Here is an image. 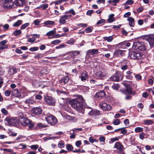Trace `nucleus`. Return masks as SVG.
Here are the masks:
<instances>
[{
  "label": "nucleus",
  "instance_id": "nucleus-1",
  "mask_svg": "<svg viewBox=\"0 0 154 154\" xmlns=\"http://www.w3.org/2000/svg\"><path fill=\"white\" fill-rule=\"evenodd\" d=\"M83 98L82 96L78 95L77 98L70 100V103L73 108L79 112L83 113L84 112L85 108H91L85 103H83Z\"/></svg>",
  "mask_w": 154,
  "mask_h": 154
},
{
  "label": "nucleus",
  "instance_id": "nucleus-2",
  "mask_svg": "<svg viewBox=\"0 0 154 154\" xmlns=\"http://www.w3.org/2000/svg\"><path fill=\"white\" fill-rule=\"evenodd\" d=\"M5 121V124L10 126L16 125L18 122V119L16 118H13L9 116L7 117Z\"/></svg>",
  "mask_w": 154,
  "mask_h": 154
},
{
  "label": "nucleus",
  "instance_id": "nucleus-3",
  "mask_svg": "<svg viewBox=\"0 0 154 154\" xmlns=\"http://www.w3.org/2000/svg\"><path fill=\"white\" fill-rule=\"evenodd\" d=\"M46 121L50 125H55L57 122V120L56 117L54 116L50 115L46 118Z\"/></svg>",
  "mask_w": 154,
  "mask_h": 154
},
{
  "label": "nucleus",
  "instance_id": "nucleus-4",
  "mask_svg": "<svg viewBox=\"0 0 154 154\" xmlns=\"http://www.w3.org/2000/svg\"><path fill=\"white\" fill-rule=\"evenodd\" d=\"M129 57L133 59L139 60L141 58V55L140 53L133 51L129 52Z\"/></svg>",
  "mask_w": 154,
  "mask_h": 154
},
{
  "label": "nucleus",
  "instance_id": "nucleus-5",
  "mask_svg": "<svg viewBox=\"0 0 154 154\" xmlns=\"http://www.w3.org/2000/svg\"><path fill=\"white\" fill-rule=\"evenodd\" d=\"M21 122L23 125L28 126L30 129L34 126V125L32 123V121L26 118H24Z\"/></svg>",
  "mask_w": 154,
  "mask_h": 154
},
{
  "label": "nucleus",
  "instance_id": "nucleus-6",
  "mask_svg": "<svg viewBox=\"0 0 154 154\" xmlns=\"http://www.w3.org/2000/svg\"><path fill=\"white\" fill-rule=\"evenodd\" d=\"M44 100L46 103L48 105L51 106L55 105V100L52 97L47 96L45 97Z\"/></svg>",
  "mask_w": 154,
  "mask_h": 154
},
{
  "label": "nucleus",
  "instance_id": "nucleus-7",
  "mask_svg": "<svg viewBox=\"0 0 154 154\" xmlns=\"http://www.w3.org/2000/svg\"><path fill=\"white\" fill-rule=\"evenodd\" d=\"M122 79V75L121 73L119 72H116L113 75L110 77V79L114 81H119Z\"/></svg>",
  "mask_w": 154,
  "mask_h": 154
},
{
  "label": "nucleus",
  "instance_id": "nucleus-8",
  "mask_svg": "<svg viewBox=\"0 0 154 154\" xmlns=\"http://www.w3.org/2000/svg\"><path fill=\"white\" fill-rule=\"evenodd\" d=\"M123 84L126 87V89L122 90V93L126 95L131 94L132 93V90L130 86L126 83H124Z\"/></svg>",
  "mask_w": 154,
  "mask_h": 154
},
{
  "label": "nucleus",
  "instance_id": "nucleus-9",
  "mask_svg": "<svg viewBox=\"0 0 154 154\" xmlns=\"http://www.w3.org/2000/svg\"><path fill=\"white\" fill-rule=\"evenodd\" d=\"M42 111V109L40 107H35L32 108L31 112L34 115H38L41 114Z\"/></svg>",
  "mask_w": 154,
  "mask_h": 154
},
{
  "label": "nucleus",
  "instance_id": "nucleus-10",
  "mask_svg": "<svg viewBox=\"0 0 154 154\" xmlns=\"http://www.w3.org/2000/svg\"><path fill=\"white\" fill-rule=\"evenodd\" d=\"M72 16L71 15H65L61 16L59 22L61 24H63L66 22V20Z\"/></svg>",
  "mask_w": 154,
  "mask_h": 154
},
{
  "label": "nucleus",
  "instance_id": "nucleus-11",
  "mask_svg": "<svg viewBox=\"0 0 154 154\" xmlns=\"http://www.w3.org/2000/svg\"><path fill=\"white\" fill-rule=\"evenodd\" d=\"M99 106L103 110H105L109 111L112 109L111 106L109 104L105 103H100Z\"/></svg>",
  "mask_w": 154,
  "mask_h": 154
},
{
  "label": "nucleus",
  "instance_id": "nucleus-12",
  "mask_svg": "<svg viewBox=\"0 0 154 154\" xmlns=\"http://www.w3.org/2000/svg\"><path fill=\"white\" fill-rule=\"evenodd\" d=\"M105 92L102 90L97 93L94 96V97L96 98L101 100L105 96Z\"/></svg>",
  "mask_w": 154,
  "mask_h": 154
},
{
  "label": "nucleus",
  "instance_id": "nucleus-13",
  "mask_svg": "<svg viewBox=\"0 0 154 154\" xmlns=\"http://www.w3.org/2000/svg\"><path fill=\"white\" fill-rule=\"evenodd\" d=\"M115 147L119 150L117 151L118 153L122 152L123 146L119 142H116L115 145Z\"/></svg>",
  "mask_w": 154,
  "mask_h": 154
},
{
  "label": "nucleus",
  "instance_id": "nucleus-14",
  "mask_svg": "<svg viewBox=\"0 0 154 154\" xmlns=\"http://www.w3.org/2000/svg\"><path fill=\"white\" fill-rule=\"evenodd\" d=\"M126 78L127 79H132L134 76V74L132 70L130 69L126 72Z\"/></svg>",
  "mask_w": 154,
  "mask_h": 154
},
{
  "label": "nucleus",
  "instance_id": "nucleus-15",
  "mask_svg": "<svg viewBox=\"0 0 154 154\" xmlns=\"http://www.w3.org/2000/svg\"><path fill=\"white\" fill-rule=\"evenodd\" d=\"M98 53V50L97 49H91L88 50L87 51V55L90 56L91 55H94L97 54Z\"/></svg>",
  "mask_w": 154,
  "mask_h": 154
},
{
  "label": "nucleus",
  "instance_id": "nucleus-16",
  "mask_svg": "<svg viewBox=\"0 0 154 154\" xmlns=\"http://www.w3.org/2000/svg\"><path fill=\"white\" fill-rule=\"evenodd\" d=\"M102 112L97 110H91L90 111L89 114L91 116H99L102 114Z\"/></svg>",
  "mask_w": 154,
  "mask_h": 154
},
{
  "label": "nucleus",
  "instance_id": "nucleus-17",
  "mask_svg": "<svg viewBox=\"0 0 154 154\" xmlns=\"http://www.w3.org/2000/svg\"><path fill=\"white\" fill-rule=\"evenodd\" d=\"M88 76V75L87 72L85 71L83 72L80 78L81 79V80L82 81H85L86 80V78Z\"/></svg>",
  "mask_w": 154,
  "mask_h": 154
},
{
  "label": "nucleus",
  "instance_id": "nucleus-18",
  "mask_svg": "<svg viewBox=\"0 0 154 154\" xmlns=\"http://www.w3.org/2000/svg\"><path fill=\"white\" fill-rule=\"evenodd\" d=\"M7 41L6 40L2 41L0 42V50H3L7 48L8 46L5 44Z\"/></svg>",
  "mask_w": 154,
  "mask_h": 154
},
{
  "label": "nucleus",
  "instance_id": "nucleus-19",
  "mask_svg": "<svg viewBox=\"0 0 154 154\" xmlns=\"http://www.w3.org/2000/svg\"><path fill=\"white\" fill-rule=\"evenodd\" d=\"M69 80V78L67 76L64 77L60 80V82L62 85L67 83Z\"/></svg>",
  "mask_w": 154,
  "mask_h": 154
},
{
  "label": "nucleus",
  "instance_id": "nucleus-20",
  "mask_svg": "<svg viewBox=\"0 0 154 154\" xmlns=\"http://www.w3.org/2000/svg\"><path fill=\"white\" fill-rule=\"evenodd\" d=\"M146 43H144L143 42L140 45V47L137 50L144 51L147 49L148 47L146 45Z\"/></svg>",
  "mask_w": 154,
  "mask_h": 154
},
{
  "label": "nucleus",
  "instance_id": "nucleus-21",
  "mask_svg": "<svg viewBox=\"0 0 154 154\" xmlns=\"http://www.w3.org/2000/svg\"><path fill=\"white\" fill-rule=\"evenodd\" d=\"M143 42H134L133 43L132 48L136 50H138V48L140 47V45Z\"/></svg>",
  "mask_w": 154,
  "mask_h": 154
},
{
  "label": "nucleus",
  "instance_id": "nucleus-22",
  "mask_svg": "<svg viewBox=\"0 0 154 154\" xmlns=\"http://www.w3.org/2000/svg\"><path fill=\"white\" fill-rule=\"evenodd\" d=\"M127 20L129 21V25L131 27H133L134 25V20L132 17H130L128 18Z\"/></svg>",
  "mask_w": 154,
  "mask_h": 154
},
{
  "label": "nucleus",
  "instance_id": "nucleus-23",
  "mask_svg": "<svg viewBox=\"0 0 154 154\" xmlns=\"http://www.w3.org/2000/svg\"><path fill=\"white\" fill-rule=\"evenodd\" d=\"M80 51H70L69 53L71 57H74L77 56L78 55L80 54Z\"/></svg>",
  "mask_w": 154,
  "mask_h": 154
},
{
  "label": "nucleus",
  "instance_id": "nucleus-24",
  "mask_svg": "<svg viewBox=\"0 0 154 154\" xmlns=\"http://www.w3.org/2000/svg\"><path fill=\"white\" fill-rule=\"evenodd\" d=\"M148 43L149 45L150 48L154 47V38H152L151 37L149 38Z\"/></svg>",
  "mask_w": 154,
  "mask_h": 154
},
{
  "label": "nucleus",
  "instance_id": "nucleus-25",
  "mask_svg": "<svg viewBox=\"0 0 154 154\" xmlns=\"http://www.w3.org/2000/svg\"><path fill=\"white\" fill-rule=\"evenodd\" d=\"M23 2L22 0H15L14 4L17 6H21L23 4Z\"/></svg>",
  "mask_w": 154,
  "mask_h": 154
},
{
  "label": "nucleus",
  "instance_id": "nucleus-26",
  "mask_svg": "<svg viewBox=\"0 0 154 154\" xmlns=\"http://www.w3.org/2000/svg\"><path fill=\"white\" fill-rule=\"evenodd\" d=\"M17 70L15 68H12L10 69L8 71V73L10 75H13L14 74L16 73Z\"/></svg>",
  "mask_w": 154,
  "mask_h": 154
},
{
  "label": "nucleus",
  "instance_id": "nucleus-27",
  "mask_svg": "<svg viewBox=\"0 0 154 154\" xmlns=\"http://www.w3.org/2000/svg\"><path fill=\"white\" fill-rule=\"evenodd\" d=\"M32 85L35 87H38L41 85V83L40 82L37 80H34L32 82Z\"/></svg>",
  "mask_w": 154,
  "mask_h": 154
},
{
  "label": "nucleus",
  "instance_id": "nucleus-28",
  "mask_svg": "<svg viewBox=\"0 0 154 154\" xmlns=\"http://www.w3.org/2000/svg\"><path fill=\"white\" fill-rule=\"evenodd\" d=\"M35 102L34 100H33L32 97H31L29 99L26 100L25 101L26 103H28L29 104H32Z\"/></svg>",
  "mask_w": 154,
  "mask_h": 154
},
{
  "label": "nucleus",
  "instance_id": "nucleus-29",
  "mask_svg": "<svg viewBox=\"0 0 154 154\" xmlns=\"http://www.w3.org/2000/svg\"><path fill=\"white\" fill-rule=\"evenodd\" d=\"M56 32L55 30H51L48 32L46 34L47 36H52L54 37V34L56 33Z\"/></svg>",
  "mask_w": 154,
  "mask_h": 154
},
{
  "label": "nucleus",
  "instance_id": "nucleus-30",
  "mask_svg": "<svg viewBox=\"0 0 154 154\" xmlns=\"http://www.w3.org/2000/svg\"><path fill=\"white\" fill-rule=\"evenodd\" d=\"M122 51L121 50H117L114 53V56L116 57H118L122 54Z\"/></svg>",
  "mask_w": 154,
  "mask_h": 154
},
{
  "label": "nucleus",
  "instance_id": "nucleus-31",
  "mask_svg": "<svg viewBox=\"0 0 154 154\" xmlns=\"http://www.w3.org/2000/svg\"><path fill=\"white\" fill-rule=\"evenodd\" d=\"M55 22L52 21L48 20L45 22L44 24L45 26H47L50 25H54Z\"/></svg>",
  "mask_w": 154,
  "mask_h": 154
},
{
  "label": "nucleus",
  "instance_id": "nucleus-32",
  "mask_svg": "<svg viewBox=\"0 0 154 154\" xmlns=\"http://www.w3.org/2000/svg\"><path fill=\"white\" fill-rule=\"evenodd\" d=\"M114 15L111 14L109 16V18L107 19V21L109 23H111L115 20V19L113 17Z\"/></svg>",
  "mask_w": 154,
  "mask_h": 154
},
{
  "label": "nucleus",
  "instance_id": "nucleus-33",
  "mask_svg": "<svg viewBox=\"0 0 154 154\" xmlns=\"http://www.w3.org/2000/svg\"><path fill=\"white\" fill-rule=\"evenodd\" d=\"M22 21L20 20H18L15 23H14L13 26L14 27H17L22 24Z\"/></svg>",
  "mask_w": 154,
  "mask_h": 154
},
{
  "label": "nucleus",
  "instance_id": "nucleus-34",
  "mask_svg": "<svg viewBox=\"0 0 154 154\" xmlns=\"http://www.w3.org/2000/svg\"><path fill=\"white\" fill-rule=\"evenodd\" d=\"M67 150L69 151H72L73 149V147L71 144H67L66 145Z\"/></svg>",
  "mask_w": 154,
  "mask_h": 154
},
{
  "label": "nucleus",
  "instance_id": "nucleus-35",
  "mask_svg": "<svg viewBox=\"0 0 154 154\" xmlns=\"http://www.w3.org/2000/svg\"><path fill=\"white\" fill-rule=\"evenodd\" d=\"M145 125H150L153 124V122L151 120H145L143 121Z\"/></svg>",
  "mask_w": 154,
  "mask_h": 154
},
{
  "label": "nucleus",
  "instance_id": "nucleus-36",
  "mask_svg": "<svg viewBox=\"0 0 154 154\" xmlns=\"http://www.w3.org/2000/svg\"><path fill=\"white\" fill-rule=\"evenodd\" d=\"M21 31L20 29L16 30L14 31L13 34L15 36L19 35L21 33Z\"/></svg>",
  "mask_w": 154,
  "mask_h": 154
},
{
  "label": "nucleus",
  "instance_id": "nucleus-37",
  "mask_svg": "<svg viewBox=\"0 0 154 154\" xmlns=\"http://www.w3.org/2000/svg\"><path fill=\"white\" fill-rule=\"evenodd\" d=\"M96 75L100 78H102L105 76V73L101 71H98L96 72Z\"/></svg>",
  "mask_w": 154,
  "mask_h": 154
},
{
  "label": "nucleus",
  "instance_id": "nucleus-38",
  "mask_svg": "<svg viewBox=\"0 0 154 154\" xmlns=\"http://www.w3.org/2000/svg\"><path fill=\"white\" fill-rule=\"evenodd\" d=\"M120 48H124L125 46V42H123L119 43L117 45Z\"/></svg>",
  "mask_w": 154,
  "mask_h": 154
},
{
  "label": "nucleus",
  "instance_id": "nucleus-39",
  "mask_svg": "<svg viewBox=\"0 0 154 154\" xmlns=\"http://www.w3.org/2000/svg\"><path fill=\"white\" fill-rule=\"evenodd\" d=\"M134 1L132 0H128L123 4V5L125 6L128 5H131L134 3Z\"/></svg>",
  "mask_w": 154,
  "mask_h": 154
},
{
  "label": "nucleus",
  "instance_id": "nucleus-40",
  "mask_svg": "<svg viewBox=\"0 0 154 154\" xmlns=\"http://www.w3.org/2000/svg\"><path fill=\"white\" fill-rule=\"evenodd\" d=\"M4 4L3 5V8H5V9H9L13 7V5H10L8 4Z\"/></svg>",
  "mask_w": 154,
  "mask_h": 154
},
{
  "label": "nucleus",
  "instance_id": "nucleus-41",
  "mask_svg": "<svg viewBox=\"0 0 154 154\" xmlns=\"http://www.w3.org/2000/svg\"><path fill=\"white\" fill-rule=\"evenodd\" d=\"M103 39L104 40H106L109 42H110L112 41L113 37L112 36L105 37L103 38Z\"/></svg>",
  "mask_w": 154,
  "mask_h": 154
},
{
  "label": "nucleus",
  "instance_id": "nucleus-42",
  "mask_svg": "<svg viewBox=\"0 0 154 154\" xmlns=\"http://www.w3.org/2000/svg\"><path fill=\"white\" fill-rule=\"evenodd\" d=\"M13 93L16 95V96L20 97L21 96L20 93L17 89H14L13 91Z\"/></svg>",
  "mask_w": 154,
  "mask_h": 154
},
{
  "label": "nucleus",
  "instance_id": "nucleus-43",
  "mask_svg": "<svg viewBox=\"0 0 154 154\" xmlns=\"http://www.w3.org/2000/svg\"><path fill=\"white\" fill-rule=\"evenodd\" d=\"M58 146L60 148H64L65 146L64 142L63 140L60 141L58 143Z\"/></svg>",
  "mask_w": 154,
  "mask_h": 154
},
{
  "label": "nucleus",
  "instance_id": "nucleus-44",
  "mask_svg": "<svg viewBox=\"0 0 154 154\" xmlns=\"http://www.w3.org/2000/svg\"><path fill=\"white\" fill-rule=\"evenodd\" d=\"M29 23H27L23 25H22L20 27V29H25L27 26L29 25Z\"/></svg>",
  "mask_w": 154,
  "mask_h": 154
},
{
  "label": "nucleus",
  "instance_id": "nucleus-45",
  "mask_svg": "<svg viewBox=\"0 0 154 154\" xmlns=\"http://www.w3.org/2000/svg\"><path fill=\"white\" fill-rule=\"evenodd\" d=\"M143 130V128L140 127H137L135 129V131L136 133L142 132Z\"/></svg>",
  "mask_w": 154,
  "mask_h": 154
},
{
  "label": "nucleus",
  "instance_id": "nucleus-46",
  "mask_svg": "<svg viewBox=\"0 0 154 154\" xmlns=\"http://www.w3.org/2000/svg\"><path fill=\"white\" fill-rule=\"evenodd\" d=\"M112 88L115 90H117L119 88V86L118 84H114L112 86Z\"/></svg>",
  "mask_w": 154,
  "mask_h": 154
},
{
  "label": "nucleus",
  "instance_id": "nucleus-47",
  "mask_svg": "<svg viewBox=\"0 0 154 154\" xmlns=\"http://www.w3.org/2000/svg\"><path fill=\"white\" fill-rule=\"evenodd\" d=\"M120 123V121L119 119H116L113 122V123L115 125H119Z\"/></svg>",
  "mask_w": 154,
  "mask_h": 154
},
{
  "label": "nucleus",
  "instance_id": "nucleus-48",
  "mask_svg": "<svg viewBox=\"0 0 154 154\" xmlns=\"http://www.w3.org/2000/svg\"><path fill=\"white\" fill-rule=\"evenodd\" d=\"M38 49V47H35L30 48L29 49V50L30 51H37Z\"/></svg>",
  "mask_w": 154,
  "mask_h": 154
},
{
  "label": "nucleus",
  "instance_id": "nucleus-49",
  "mask_svg": "<svg viewBox=\"0 0 154 154\" xmlns=\"http://www.w3.org/2000/svg\"><path fill=\"white\" fill-rule=\"evenodd\" d=\"M60 41L58 39H57L54 40L52 41L51 43L52 44L56 45L58 43H60Z\"/></svg>",
  "mask_w": 154,
  "mask_h": 154
},
{
  "label": "nucleus",
  "instance_id": "nucleus-50",
  "mask_svg": "<svg viewBox=\"0 0 154 154\" xmlns=\"http://www.w3.org/2000/svg\"><path fill=\"white\" fill-rule=\"evenodd\" d=\"M89 140V142L91 143H93L95 142H98V141L97 140L94 139L92 137H90Z\"/></svg>",
  "mask_w": 154,
  "mask_h": 154
},
{
  "label": "nucleus",
  "instance_id": "nucleus-51",
  "mask_svg": "<svg viewBox=\"0 0 154 154\" xmlns=\"http://www.w3.org/2000/svg\"><path fill=\"white\" fill-rule=\"evenodd\" d=\"M4 4H6L9 3L12 1L13 0H0Z\"/></svg>",
  "mask_w": 154,
  "mask_h": 154
},
{
  "label": "nucleus",
  "instance_id": "nucleus-52",
  "mask_svg": "<svg viewBox=\"0 0 154 154\" xmlns=\"http://www.w3.org/2000/svg\"><path fill=\"white\" fill-rule=\"evenodd\" d=\"M105 22V20L104 19H102L98 21L97 23L96 24L97 25H99L104 23Z\"/></svg>",
  "mask_w": 154,
  "mask_h": 154
},
{
  "label": "nucleus",
  "instance_id": "nucleus-53",
  "mask_svg": "<svg viewBox=\"0 0 154 154\" xmlns=\"http://www.w3.org/2000/svg\"><path fill=\"white\" fill-rule=\"evenodd\" d=\"M146 91L149 92H151L153 95H154V88L147 89Z\"/></svg>",
  "mask_w": 154,
  "mask_h": 154
},
{
  "label": "nucleus",
  "instance_id": "nucleus-54",
  "mask_svg": "<svg viewBox=\"0 0 154 154\" xmlns=\"http://www.w3.org/2000/svg\"><path fill=\"white\" fill-rule=\"evenodd\" d=\"M19 146L20 147V148L21 149H23L25 148L26 147V145L23 143H21L20 144Z\"/></svg>",
  "mask_w": 154,
  "mask_h": 154
},
{
  "label": "nucleus",
  "instance_id": "nucleus-55",
  "mask_svg": "<svg viewBox=\"0 0 154 154\" xmlns=\"http://www.w3.org/2000/svg\"><path fill=\"white\" fill-rule=\"evenodd\" d=\"M1 111L2 113L5 115H7L8 114V112L5 108L2 109H1Z\"/></svg>",
  "mask_w": 154,
  "mask_h": 154
},
{
  "label": "nucleus",
  "instance_id": "nucleus-56",
  "mask_svg": "<svg viewBox=\"0 0 154 154\" xmlns=\"http://www.w3.org/2000/svg\"><path fill=\"white\" fill-rule=\"evenodd\" d=\"M135 77L137 80L140 81L141 80V76L139 74L136 75H135Z\"/></svg>",
  "mask_w": 154,
  "mask_h": 154
},
{
  "label": "nucleus",
  "instance_id": "nucleus-57",
  "mask_svg": "<svg viewBox=\"0 0 154 154\" xmlns=\"http://www.w3.org/2000/svg\"><path fill=\"white\" fill-rule=\"evenodd\" d=\"M145 134L144 133H141L139 135V137L140 139L143 140L144 138V136Z\"/></svg>",
  "mask_w": 154,
  "mask_h": 154
},
{
  "label": "nucleus",
  "instance_id": "nucleus-58",
  "mask_svg": "<svg viewBox=\"0 0 154 154\" xmlns=\"http://www.w3.org/2000/svg\"><path fill=\"white\" fill-rule=\"evenodd\" d=\"M128 66L127 65L122 64L121 67V69L122 70H125L127 69Z\"/></svg>",
  "mask_w": 154,
  "mask_h": 154
},
{
  "label": "nucleus",
  "instance_id": "nucleus-59",
  "mask_svg": "<svg viewBox=\"0 0 154 154\" xmlns=\"http://www.w3.org/2000/svg\"><path fill=\"white\" fill-rule=\"evenodd\" d=\"M35 39L34 37H33L31 38H29L28 39V41L31 43H33L35 41Z\"/></svg>",
  "mask_w": 154,
  "mask_h": 154
},
{
  "label": "nucleus",
  "instance_id": "nucleus-60",
  "mask_svg": "<svg viewBox=\"0 0 154 154\" xmlns=\"http://www.w3.org/2000/svg\"><path fill=\"white\" fill-rule=\"evenodd\" d=\"M38 147V146L37 144L32 145L30 146V148L34 150L36 149Z\"/></svg>",
  "mask_w": 154,
  "mask_h": 154
},
{
  "label": "nucleus",
  "instance_id": "nucleus-61",
  "mask_svg": "<svg viewBox=\"0 0 154 154\" xmlns=\"http://www.w3.org/2000/svg\"><path fill=\"white\" fill-rule=\"evenodd\" d=\"M40 23V21L38 19L35 20L33 21V23L35 25H38Z\"/></svg>",
  "mask_w": 154,
  "mask_h": 154
},
{
  "label": "nucleus",
  "instance_id": "nucleus-62",
  "mask_svg": "<svg viewBox=\"0 0 154 154\" xmlns=\"http://www.w3.org/2000/svg\"><path fill=\"white\" fill-rule=\"evenodd\" d=\"M43 57V55L41 54H38L35 56V57L37 58H41Z\"/></svg>",
  "mask_w": 154,
  "mask_h": 154
},
{
  "label": "nucleus",
  "instance_id": "nucleus-63",
  "mask_svg": "<svg viewBox=\"0 0 154 154\" xmlns=\"http://www.w3.org/2000/svg\"><path fill=\"white\" fill-rule=\"evenodd\" d=\"M37 125L38 127H39V128H45L46 127V125H44L42 123H38Z\"/></svg>",
  "mask_w": 154,
  "mask_h": 154
},
{
  "label": "nucleus",
  "instance_id": "nucleus-64",
  "mask_svg": "<svg viewBox=\"0 0 154 154\" xmlns=\"http://www.w3.org/2000/svg\"><path fill=\"white\" fill-rule=\"evenodd\" d=\"M81 141L80 140L77 141L75 142V145L78 147H79L81 145Z\"/></svg>",
  "mask_w": 154,
  "mask_h": 154
}]
</instances>
